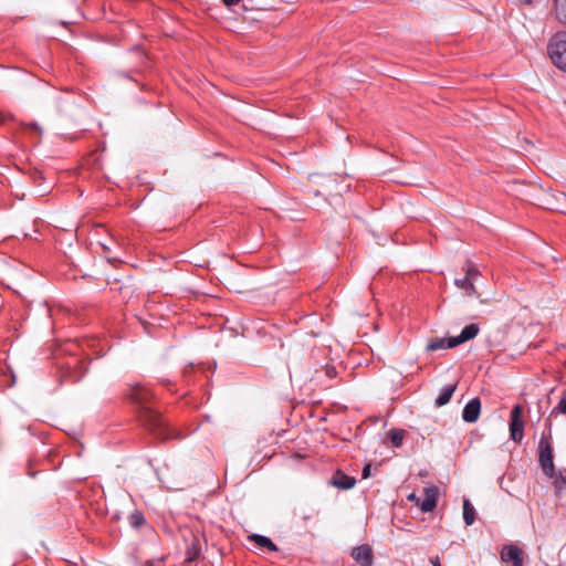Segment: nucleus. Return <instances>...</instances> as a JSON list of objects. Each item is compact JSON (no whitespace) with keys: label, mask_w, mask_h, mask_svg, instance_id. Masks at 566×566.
<instances>
[{"label":"nucleus","mask_w":566,"mask_h":566,"mask_svg":"<svg viewBox=\"0 0 566 566\" xmlns=\"http://www.w3.org/2000/svg\"><path fill=\"white\" fill-rule=\"evenodd\" d=\"M129 399L140 407L139 419L143 424L161 439H168L169 432L164 418L148 406L153 394L149 389L136 385L130 388Z\"/></svg>","instance_id":"nucleus-1"},{"label":"nucleus","mask_w":566,"mask_h":566,"mask_svg":"<svg viewBox=\"0 0 566 566\" xmlns=\"http://www.w3.org/2000/svg\"><path fill=\"white\" fill-rule=\"evenodd\" d=\"M551 427L552 423L548 424V431L542 433L538 442V463L543 473L549 479L555 474Z\"/></svg>","instance_id":"nucleus-2"},{"label":"nucleus","mask_w":566,"mask_h":566,"mask_svg":"<svg viewBox=\"0 0 566 566\" xmlns=\"http://www.w3.org/2000/svg\"><path fill=\"white\" fill-rule=\"evenodd\" d=\"M547 53L554 66L566 72V31L557 32L551 38Z\"/></svg>","instance_id":"nucleus-3"},{"label":"nucleus","mask_w":566,"mask_h":566,"mask_svg":"<svg viewBox=\"0 0 566 566\" xmlns=\"http://www.w3.org/2000/svg\"><path fill=\"white\" fill-rule=\"evenodd\" d=\"M523 407L515 405L511 411L510 437L514 442L520 443L524 437L525 422L522 419Z\"/></svg>","instance_id":"nucleus-4"},{"label":"nucleus","mask_w":566,"mask_h":566,"mask_svg":"<svg viewBox=\"0 0 566 566\" xmlns=\"http://www.w3.org/2000/svg\"><path fill=\"white\" fill-rule=\"evenodd\" d=\"M503 563H510L512 566H524V552L513 544L504 545L501 551Z\"/></svg>","instance_id":"nucleus-5"},{"label":"nucleus","mask_w":566,"mask_h":566,"mask_svg":"<svg viewBox=\"0 0 566 566\" xmlns=\"http://www.w3.org/2000/svg\"><path fill=\"white\" fill-rule=\"evenodd\" d=\"M439 490L436 486L424 488L423 499L418 500V506L422 512H431L436 509Z\"/></svg>","instance_id":"nucleus-6"},{"label":"nucleus","mask_w":566,"mask_h":566,"mask_svg":"<svg viewBox=\"0 0 566 566\" xmlns=\"http://www.w3.org/2000/svg\"><path fill=\"white\" fill-rule=\"evenodd\" d=\"M479 325L478 324H469L467 325L459 336L448 338V346L455 347L464 342L473 339L479 334Z\"/></svg>","instance_id":"nucleus-7"},{"label":"nucleus","mask_w":566,"mask_h":566,"mask_svg":"<svg viewBox=\"0 0 566 566\" xmlns=\"http://www.w3.org/2000/svg\"><path fill=\"white\" fill-rule=\"evenodd\" d=\"M352 557L361 566H371L374 560L373 551L367 544L355 547Z\"/></svg>","instance_id":"nucleus-8"},{"label":"nucleus","mask_w":566,"mask_h":566,"mask_svg":"<svg viewBox=\"0 0 566 566\" xmlns=\"http://www.w3.org/2000/svg\"><path fill=\"white\" fill-rule=\"evenodd\" d=\"M481 402L479 398L471 399L463 408L462 418L467 422H475L479 419Z\"/></svg>","instance_id":"nucleus-9"},{"label":"nucleus","mask_w":566,"mask_h":566,"mask_svg":"<svg viewBox=\"0 0 566 566\" xmlns=\"http://www.w3.org/2000/svg\"><path fill=\"white\" fill-rule=\"evenodd\" d=\"M355 483V478H352L342 471H337L331 480V484L340 490H349L354 488Z\"/></svg>","instance_id":"nucleus-10"},{"label":"nucleus","mask_w":566,"mask_h":566,"mask_svg":"<svg viewBox=\"0 0 566 566\" xmlns=\"http://www.w3.org/2000/svg\"><path fill=\"white\" fill-rule=\"evenodd\" d=\"M248 539L249 542L254 543L255 546L261 549H266L269 552H276L279 549L272 539L264 535L252 534L248 536Z\"/></svg>","instance_id":"nucleus-11"},{"label":"nucleus","mask_w":566,"mask_h":566,"mask_svg":"<svg viewBox=\"0 0 566 566\" xmlns=\"http://www.w3.org/2000/svg\"><path fill=\"white\" fill-rule=\"evenodd\" d=\"M455 389H457V385H447V386H444L441 389V391L438 395V397L436 398V406L437 407H442V406L447 405L451 400Z\"/></svg>","instance_id":"nucleus-12"},{"label":"nucleus","mask_w":566,"mask_h":566,"mask_svg":"<svg viewBox=\"0 0 566 566\" xmlns=\"http://www.w3.org/2000/svg\"><path fill=\"white\" fill-rule=\"evenodd\" d=\"M454 284H455L459 289L463 290V291H464V293H465L468 296H476V297H479V296H480V294L476 292V289H475V286H474L473 282L470 280V277H467L465 275H464V277H463V279H457V280L454 281Z\"/></svg>","instance_id":"nucleus-13"},{"label":"nucleus","mask_w":566,"mask_h":566,"mask_svg":"<svg viewBox=\"0 0 566 566\" xmlns=\"http://www.w3.org/2000/svg\"><path fill=\"white\" fill-rule=\"evenodd\" d=\"M463 520L468 526L472 525L475 521V510L468 499L463 501Z\"/></svg>","instance_id":"nucleus-14"},{"label":"nucleus","mask_w":566,"mask_h":566,"mask_svg":"<svg viewBox=\"0 0 566 566\" xmlns=\"http://www.w3.org/2000/svg\"><path fill=\"white\" fill-rule=\"evenodd\" d=\"M554 12L557 20L566 24V0H554Z\"/></svg>","instance_id":"nucleus-15"},{"label":"nucleus","mask_w":566,"mask_h":566,"mask_svg":"<svg viewBox=\"0 0 566 566\" xmlns=\"http://www.w3.org/2000/svg\"><path fill=\"white\" fill-rule=\"evenodd\" d=\"M446 348H450L448 346V339H446V338H433V339L429 340L427 344V350H429V352H436V350L446 349Z\"/></svg>","instance_id":"nucleus-16"},{"label":"nucleus","mask_w":566,"mask_h":566,"mask_svg":"<svg viewBox=\"0 0 566 566\" xmlns=\"http://www.w3.org/2000/svg\"><path fill=\"white\" fill-rule=\"evenodd\" d=\"M394 447H400L403 440V431L391 430L388 433Z\"/></svg>","instance_id":"nucleus-17"},{"label":"nucleus","mask_w":566,"mask_h":566,"mask_svg":"<svg viewBox=\"0 0 566 566\" xmlns=\"http://www.w3.org/2000/svg\"><path fill=\"white\" fill-rule=\"evenodd\" d=\"M465 276L467 277H470V280L474 283V281L476 280V277L480 275V272L479 270L471 263H468L465 269Z\"/></svg>","instance_id":"nucleus-18"},{"label":"nucleus","mask_w":566,"mask_h":566,"mask_svg":"<svg viewBox=\"0 0 566 566\" xmlns=\"http://www.w3.org/2000/svg\"><path fill=\"white\" fill-rule=\"evenodd\" d=\"M129 521L134 527H139L140 525H143L145 523V518H144L143 514L139 512L133 513L129 517Z\"/></svg>","instance_id":"nucleus-19"},{"label":"nucleus","mask_w":566,"mask_h":566,"mask_svg":"<svg viewBox=\"0 0 566 566\" xmlns=\"http://www.w3.org/2000/svg\"><path fill=\"white\" fill-rule=\"evenodd\" d=\"M200 554V548L196 543H193L187 551V559L189 562L195 560Z\"/></svg>","instance_id":"nucleus-20"},{"label":"nucleus","mask_w":566,"mask_h":566,"mask_svg":"<svg viewBox=\"0 0 566 566\" xmlns=\"http://www.w3.org/2000/svg\"><path fill=\"white\" fill-rule=\"evenodd\" d=\"M555 409H557L560 413L566 415V392L563 394V396Z\"/></svg>","instance_id":"nucleus-21"},{"label":"nucleus","mask_w":566,"mask_h":566,"mask_svg":"<svg viewBox=\"0 0 566 566\" xmlns=\"http://www.w3.org/2000/svg\"><path fill=\"white\" fill-rule=\"evenodd\" d=\"M361 476L363 479H367L370 476V464L364 467Z\"/></svg>","instance_id":"nucleus-22"},{"label":"nucleus","mask_w":566,"mask_h":566,"mask_svg":"<svg viewBox=\"0 0 566 566\" xmlns=\"http://www.w3.org/2000/svg\"><path fill=\"white\" fill-rule=\"evenodd\" d=\"M430 563H431L432 566H441V562H440L439 556L431 557L430 558Z\"/></svg>","instance_id":"nucleus-23"},{"label":"nucleus","mask_w":566,"mask_h":566,"mask_svg":"<svg viewBox=\"0 0 566 566\" xmlns=\"http://www.w3.org/2000/svg\"><path fill=\"white\" fill-rule=\"evenodd\" d=\"M241 0H222V2L227 6V7H231V6H235L240 2Z\"/></svg>","instance_id":"nucleus-24"},{"label":"nucleus","mask_w":566,"mask_h":566,"mask_svg":"<svg viewBox=\"0 0 566 566\" xmlns=\"http://www.w3.org/2000/svg\"><path fill=\"white\" fill-rule=\"evenodd\" d=\"M326 375L329 377V378H333L336 376V370L332 367V368H327L326 370Z\"/></svg>","instance_id":"nucleus-25"},{"label":"nucleus","mask_w":566,"mask_h":566,"mask_svg":"<svg viewBox=\"0 0 566 566\" xmlns=\"http://www.w3.org/2000/svg\"><path fill=\"white\" fill-rule=\"evenodd\" d=\"M408 499L412 502H416V504L418 505V500H420L419 497H417V495L415 493H411Z\"/></svg>","instance_id":"nucleus-26"},{"label":"nucleus","mask_w":566,"mask_h":566,"mask_svg":"<svg viewBox=\"0 0 566 566\" xmlns=\"http://www.w3.org/2000/svg\"><path fill=\"white\" fill-rule=\"evenodd\" d=\"M520 1L524 4H531L533 2V0H520Z\"/></svg>","instance_id":"nucleus-27"},{"label":"nucleus","mask_w":566,"mask_h":566,"mask_svg":"<svg viewBox=\"0 0 566 566\" xmlns=\"http://www.w3.org/2000/svg\"><path fill=\"white\" fill-rule=\"evenodd\" d=\"M143 566H153V563H151V562H149V560H146V562L143 564Z\"/></svg>","instance_id":"nucleus-28"},{"label":"nucleus","mask_w":566,"mask_h":566,"mask_svg":"<svg viewBox=\"0 0 566 566\" xmlns=\"http://www.w3.org/2000/svg\"><path fill=\"white\" fill-rule=\"evenodd\" d=\"M4 122L3 115L0 113V123Z\"/></svg>","instance_id":"nucleus-29"},{"label":"nucleus","mask_w":566,"mask_h":566,"mask_svg":"<svg viewBox=\"0 0 566 566\" xmlns=\"http://www.w3.org/2000/svg\"><path fill=\"white\" fill-rule=\"evenodd\" d=\"M31 127L34 128V129H39L36 124H32Z\"/></svg>","instance_id":"nucleus-30"}]
</instances>
